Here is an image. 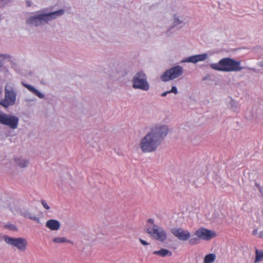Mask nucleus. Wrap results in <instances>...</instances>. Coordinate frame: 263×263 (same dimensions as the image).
Returning a JSON list of instances; mask_svg holds the SVG:
<instances>
[{"label": "nucleus", "instance_id": "obj_1", "mask_svg": "<svg viewBox=\"0 0 263 263\" xmlns=\"http://www.w3.org/2000/svg\"><path fill=\"white\" fill-rule=\"evenodd\" d=\"M167 125L162 123L153 125L148 132L141 139L139 147L143 153L156 151L168 134Z\"/></svg>", "mask_w": 263, "mask_h": 263}, {"label": "nucleus", "instance_id": "obj_2", "mask_svg": "<svg viewBox=\"0 0 263 263\" xmlns=\"http://www.w3.org/2000/svg\"><path fill=\"white\" fill-rule=\"evenodd\" d=\"M64 12L63 9L49 12L47 9H42L30 13L26 19V23L30 27H39L63 15Z\"/></svg>", "mask_w": 263, "mask_h": 263}, {"label": "nucleus", "instance_id": "obj_3", "mask_svg": "<svg viewBox=\"0 0 263 263\" xmlns=\"http://www.w3.org/2000/svg\"><path fill=\"white\" fill-rule=\"evenodd\" d=\"M214 70L223 72L239 71L244 68L241 66V62L230 58H224L218 63H212L210 65Z\"/></svg>", "mask_w": 263, "mask_h": 263}, {"label": "nucleus", "instance_id": "obj_4", "mask_svg": "<svg viewBox=\"0 0 263 263\" xmlns=\"http://www.w3.org/2000/svg\"><path fill=\"white\" fill-rule=\"evenodd\" d=\"M147 221V233L156 240L162 242L165 241L167 238L165 231L158 225L155 224L154 219H148Z\"/></svg>", "mask_w": 263, "mask_h": 263}, {"label": "nucleus", "instance_id": "obj_5", "mask_svg": "<svg viewBox=\"0 0 263 263\" xmlns=\"http://www.w3.org/2000/svg\"><path fill=\"white\" fill-rule=\"evenodd\" d=\"M132 86L134 89H140L143 91H148L149 84L147 81L146 74L143 71L137 72L132 80Z\"/></svg>", "mask_w": 263, "mask_h": 263}, {"label": "nucleus", "instance_id": "obj_6", "mask_svg": "<svg viewBox=\"0 0 263 263\" xmlns=\"http://www.w3.org/2000/svg\"><path fill=\"white\" fill-rule=\"evenodd\" d=\"M17 92L12 84H7L5 87V97L0 101V104L7 108L13 105L16 101Z\"/></svg>", "mask_w": 263, "mask_h": 263}, {"label": "nucleus", "instance_id": "obj_7", "mask_svg": "<svg viewBox=\"0 0 263 263\" xmlns=\"http://www.w3.org/2000/svg\"><path fill=\"white\" fill-rule=\"evenodd\" d=\"M183 73V67L181 66L177 65L164 71L161 75L160 79L163 82H168L179 78Z\"/></svg>", "mask_w": 263, "mask_h": 263}, {"label": "nucleus", "instance_id": "obj_8", "mask_svg": "<svg viewBox=\"0 0 263 263\" xmlns=\"http://www.w3.org/2000/svg\"><path fill=\"white\" fill-rule=\"evenodd\" d=\"M3 239L8 245L15 247L21 251H25L28 246V241L24 237H11L8 235H4Z\"/></svg>", "mask_w": 263, "mask_h": 263}, {"label": "nucleus", "instance_id": "obj_9", "mask_svg": "<svg viewBox=\"0 0 263 263\" xmlns=\"http://www.w3.org/2000/svg\"><path fill=\"white\" fill-rule=\"evenodd\" d=\"M18 122L19 119L17 117L0 111V124L15 129L18 127Z\"/></svg>", "mask_w": 263, "mask_h": 263}, {"label": "nucleus", "instance_id": "obj_10", "mask_svg": "<svg viewBox=\"0 0 263 263\" xmlns=\"http://www.w3.org/2000/svg\"><path fill=\"white\" fill-rule=\"evenodd\" d=\"M14 214L20 215L25 218H27L37 222H40L39 218L35 214L26 209H21L18 205H13L10 208Z\"/></svg>", "mask_w": 263, "mask_h": 263}, {"label": "nucleus", "instance_id": "obj_11", "mask_svg": "<svg viewBox=\"0 0 263 263\" xmlns=\"http://www.w3.org/2000/svg\"><path fill=\"white\" fill-rule=\"evenodd\" d=\"M171 14L173 17V27L180 24H185L186 17L179 7L175 6L173 8Z\"/></svg>", "mask_w": 263, "mask_h": 263}, {"label": "nucleus", "instance_id": "obj_12", "mask_svg": "<svg viewBox=\"0 0 263 263\" xmlns=\"http://www.w3.org/2000/svg\"><path fill=\"white\" fill-rule=\"evenodd\" d=\"M193 235L199 237L201 240L208 241L214 238L216 234L214 231L201 227L195 231Z\"/></svg>", "mask_w": 263, "mask_h": 263}, {"label": "nucleus", "instance_id": "obj_13", "mask_svg": "<svg viewBox=\"0 0 263 263\" xmlns=\"http://www.w3.org/2000/svg\"><path fill=\"white\" fill-rule=\"evenodd\" d=\"M172 233L178 239L181 241H186L191 237V233L188 230L182 228H173L171 230Z\"/></svg>", "mask_w": 263, "mask_h": 263}, {"label": "nucleus", "instance_id": "obj_14", "mask_svg": "<svg viewBox=\"0 0 263 263\" xmlns=\"http://www.w3.org/2000/svg\"><path fill=\"white\" fill-rule=\"evenodd\" d=\"M209 58L208 53H204L194 55L188 57L181 61V63H192L196 64L199 62H202L206 60Z\"/></svg>", "mask_w": 263, "mask_h": 263}, {"label": "nucleus", "instance_id": "obj_15", "mask_svg": "<svg viewBox=\"0 0 263 263\" xmlns=\"http://www.w3.org/2000/svg\"><path fill=\"white\" fill-rule=\"evenodd\" d=\"M45 226L51 231H57L60 229L61 223L57 220L51 219L46 221Z\"/></svg>", "mask_w": 263, "mask_h": 263}, {"label": "nucleus", "instance_id": "obj_16", "mask_svg": "<svg viewBox=\"0 0 263 263\" xmlns=\"http://www.w3.org/2000/svg\"><path fill=\"white\" fill-rule=\"evenodd\" d=\"M22 84L31 93H33L39 98L43 99L45 97V95L43 93L41 92L33 86L25 83L24 82H22Z\"/></svg>", "mask_w": 263, "mask_h": 263}, {"label": "nucleus", "instance_id": "obj_17", "mask_svg": "<svg viewBox=\"0 0 263 263\" xmlns=\"http://www.w3.org/2000/svg\"><path fill=\"white\" fill-rule=\"evenodd\" d=\"M16 164L20 167H26L29 164V161L22 157H16L14 159Z\"/></svg>", "mask_w": 263, "mask_h": 263}, {"label": "nucleus", "instance_id": "obj_18", "mask_svg": "<svg viewBox=\"0 0 263 263\" xmlns=\"http://www.w3.org/2000/svg\"><path fill=\"white\" fill-rule=\"evenodd\" d=\"M153 254L158 255L161 257H165L166 256H171L172 255V252L166 249H161L159 251H155L153 252Z\"/></svg>", "mask_w": 263, "mask_h": 263}, {"label": "nucleus", "instance_id": "obj_19", "mask_svg": "<svg viewBox=\"0 0 263 263\" xmlns=\"http://www.w3.org/2000/svg\"><path fill=\"white\" fill-rule=\"evenodd\" d=\"M216 259V255L210 253L205 255L203 259V263H213Z\"/></svg>", "mask_w": 263, "mask_h": 263}, {"label": "nucleus", "instance_id": "obj_20", "mask_svg": "<svg viewBox=\"0 0 263 263\" xmlns=\"http://www.w3.org/2000/svg\"><path fill=\"white\" fill-rule=\"evenodd\" d=\"M52 241L54 243H63L65 242L73 243L71 241L67 239L65 237H55L52 239Z\"/></svg>", "mask_w": 263, "mask_h": 263}, {"label": "nucleus", "instance_id": "obj_21", "mask_svg": "<svg viewBox=\"0 0 263 263\" xmlns=\"http://www.w3.org/2000/svg\"><path fill=\"white\" fill-rule=\"evenodd\" d=\"M255 253L256 256L255 259V263H257L263 260V251H259L256 249Z\"/></svg>", "mask_w": 263, "mask_h": 263}, {"label": "nucleus", "instance_id": "obj_22", "mask_svg": "<svg viewBox=\"0 0 263 263\" xmlns=\"http://www.w3.org/2000/svg\"><path fill=\"white\" fill-rule=\"evenodd\" d=\"M200 238L198 236H194L189 238V243L191 245H195L200 243Z\"/></svg>", "mask_w": 263, "mask_h": 263}, {"label": "nucleus", "instance_id": "obj_23", "mask_svg": "<svg viewBox=\"0 0 263 263\" xmlns=\"http://www.w3.org/2000/svg\"><path fill=\"white\" fill-rule=\"evenodd\" d=\"M0 58L2 59H7L9 61H12V57L11 55L7 54H1Z\"/></svg>", "mask_w": 263, "mask_h": 263}, {"label": "nucleus", "instance_id": "obj_24", "mask_svg": "<svg viewBox=\"0 0 263 263\" xmlns=\"http://www.w3.org/2000/svg\"><path fill=\"white\" fill-rule=\"evenodd\" d=\"M231 107L234 110L236 109L239 107V104L237 102L234 101V100H231L230 103Z\"/></svg>", "mask_w": 263, "mask_h": 263}, {"label": "nucleus", "instance_id": "obj_25", "mask_svg": "<svg viewBox=\"0 0 263 263\" xmlns=\"http://www.w3.org/2000/svg\"><path fill=\"white\" fill-rule=\"evenodd\" d=\"M43 206L46 210H49L50 209V206L47 204L46 201L45 200H42L41 201Z\"/></svg>", "mask_w": 263, "mask_h": 263}, {"label": "nucleus", "instance_id": "obj_26", "mask_svg": "<svg viewBox=\"0 0 263 263\" xmlns=\"http://www.w3.org/2000/svg\"><path fill=\"white\" fill-rule=\"evenodd\" d=\"M168 91L170 93H174L175 94H177L178 93L177 88L175 86H172L171 89Z\"/></svg>", "mask_w": 263, "mask_h": 263}, {"label": "nucleus", "instance_id": "obj_27", "mask_svg": "<svg viewBox=\"0 0 263 263\" xmlns=\"http://www.w3.org/2000/svg\"><path fill=\"white\" fill-rule=\"evenodd\" d=\"M6 227L8 228L11 230H16V227L14 225L11 224L7 225L6 226Z\"/></svg>", "mask_w": 263, "mask_h": 263}, {"label": "nucleus", "instance_id": "obj_28", "mask_svg": "<svg viewBox=\"0 0 263 263\" xmlns=\"http://www.w3.org/2000/svg\"><path fill=\"white\" fill-rule=\"evenodd\" d=\"M139 240H140V242L144 246H146V245H149V243L147 242H146V241H145L142 239H140Z\"/></svg>", "mask_w": 263, "mask_h": 263}, {"label": "nucleus", "instance_id": "obj_29", "mask_svg": "<svg viewBox=\"0 0 263 263\" xmlns=\"http://www.w3.org/2000/svg\"><path fill=\"white\" fill-rule=\"evenodd\" d=\"M252 234L254 236H256L258 234V230L257 229H254L252 232Z\"/></svg>", "mask_w": 263, "mask_h": 263}, {"label": "nucleus", "instance_id": "obj_30", "mask_svg": "<svg viewBox=\"0 0 263 263\" xmlns=\"http://www.w3.org/2000/svg\"><path fill=\"white\" fill-rule=\"evenodd\" d=\"M168 93H170L168 90L166 91H165V92H163L161 94V96L162 97H165Z\"/></svg>", "mask_w": 263, "mask_h": 263}, {"label": "nucleus", "instance_id": "obj_31", "mask_svg": "<svg viewBox=\"0 0 263 263\" xmlns=\"http://www.w3.org/2000/svg\"><path fill=\"white\" fill-rule=\"evenodd\" d=\"M259 192L261 193V195L263 194V187L261 186V187H259V189H258Z\"/></svg>", "mask_w": 263, "mask_h": 263}, {"label": "nucleus", "instance_id": "obj_32", "mask_svg": "<svg viewBox=\"0 0 263 263\" xmlns=\"http://www.w3.org/2000/svg\"><path fill=\"white\" fill-rule=\"evenodd\" d=\"M255 186L257 187V189H259V187H261L260 185L257 182L255 183Z\"/></svg>", "mask_w": 263, "mask_h": 263}, {"label": "nucleus", "instance_id": "obj_33", "mask_svg": "<svg viewBox=\"0 0 263 263\" xmlns=\"http://www.w3.org/2000/svg\"><path fill=\"white\" fill-rule=\"evenodd\" d=\"M263 236V232L262 231H261L260 232L259 235H258V237L259 238H262Z\"/></svg>", "mask_w": 263, "mask_h": 263}, {"label": "nucleus", "instance_id": "obj_34", "mask_svg": "<svg viewBox=\"0 0 263 263\" xmlns=\"http://www.w3.org/2000/svg\"><path fill=\"white\" fill-rule=\"evenodd\" d=\"M26 2L27 5L28 6H29V7L31 6V3L29 1V0H26Z\"/></svg>", "mask_w": 263, "mask_h": 263}, {"label": "nucleus", "instance_id": "obj_35", "mask_svg": "<svg viewBox=\"0 0 263 263\" xmlns=\"http://www.w3.org/2000/svg\"><path fill=\"white\" fill-rule=\"evenodd\" d=\"M3 65V63L2 62V61H1L0 60V68L2 67Z\"/></svg>", "mask_w": 263, "mask_h": 263}, {"label": "nucleus", "instance_id": "obj_36", "mask_svg": "<svg viewBox=\"0 0 263 263\" xmlns=\"http://www.w3.org/2000/svg\"><path fill=\"white\" fill-rule=\"evenodd\" d=\"M248 69H251V70H254V69H253V68H248Z\"/></svg>", "mask_w": 263, "mask_h": 263}]
</instances>
